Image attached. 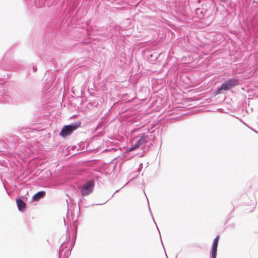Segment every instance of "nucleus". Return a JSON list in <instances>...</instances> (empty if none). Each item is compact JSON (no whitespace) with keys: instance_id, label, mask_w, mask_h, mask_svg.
Segmentation results:
<instances>
[{"instance_id":"nucleus-1","label":"nucleus","mask_w":258,"mask_h":258,"mask_svg":"<svg viewBox=\"0 0 258 258\" xmlns=\"http://www.w3.org/2000/svg\"><path fill=\"white\" fill-rule=\"evenodd\" d=\"M66 0H34V5L38 8H42L47 6L48 7L54 6L56 4V9H59L64 4Z\"/></svg>"},{"instance_id":"nucleus-2","label":"nucleus","mask_w":258,"mask_h":258,"mask_svg":"<svg viewBox=\"0 0 258 258\" xmlns=\"http://www.w3.org/2000/svg\"><path fill=\"white\" fill-rule=\"evenodd\" d=\"M81 124V121H77L66 125L63 126L60 132L59 135L61 137L65 138L69 135H71L73 132L80 127Z\"/></svg>"},{"instance_id":"nucleus-3","label":"nucleus","mask_w":258,"mask_h":258,"mask_svg":"<svg viewBox=\"0 0 258 258\" xmlns=\"http://www.w3.org/2000/svg\"><path fill=\"white\" fill-rule=\"evenodd\" d=\"M239 84L238 80L235 78H230L226 81H225L221 85V86L217 88L216 94H220L222 91H228L231 88H234L237 86Z\"/></svg>"},{"instance_id":"nucleus-4","label":"nucleus","mask_w":258,"mask_h":258,"mask_svg":"<svg viewBox=\"0 0 258 258\" xmlns=\"http://www.w3.org/2000/svg\"><path fill=\"white\" fill-rule=\"evenodd\" d=\"M13 53H15L14 50L6 52L5 57L1 62V66L4 69L8 70L15 68V64H14V66H12V64L15 62L14 59L12 58Z\"/></svg>"},{"instance_id":"nucleus-5","label":"nucleus","mask_w":258,"mask_h":258,"mask_svg":"<svg viewBox=\"0 0 258 258\" xmlns=\"http://www.w3.org/2000/svg\"><path fill=\"white\" fill-rule=\"evenodd\" d=\"M95 182L93 179L87 181L80 187V192L82 196L85 197L91 194L94 187Z\"/></svg>"},{"instance_id":"nucleus-6","label":"nucleus","mask_w":258,"mask_h":258,"mask_svg":"<svg viewBox=\"0 0 258 258\" xmlns=\"http://www.w3.org/2000/svg\"><path fill=\"white\" fill-rule=\"evenodd\" d=\"M148 136L145 133L143 134L141 138L137 141V142L133 145L127 150L128 152H131L138 148L140 146L145 144L147 142Z\"/></svg>"},{"instance_id":"nucleus-7","label":"nucleus","mask_w":258,"mask_h":258,"mask_svg":"<svg viewBox=\"0 0 258 258\" xmlns=\"http://www.w3.org/2000/svg\"><path fill=\"white\" fill-rule=\"evenodd\" d=\"M13 101V99L9 92H5L0 94V103L9 104Z\"/></svg>"},{"instance_id":"nucleus-8","label":"nucleus","mask_w":258,"mask_h":258,"mask_svg":"<svg viewBox=\"0 0 258 258\" xmlns=\"http://www.w3.org/2000/svg\"><path fill=\"white\" fill-rule=\"evenodd\" d=\"M219 240V236L218 235L213 240L211 250L210 258H216Z\"/></svg>"},{"instance_id":"nucleus-9","label":"nucleus","mask_w":258,"mask_h":258,"mask_svg":"<svg viewBox=\"0 0 258 258\" xmlns=\"http://www.w3.org/2000/svg\"><path fill=\"white\" fill-rule=\"evenodd\" d=\"M24 197L22 196L21 198L17 197V208L20 212H24L26 208V204L24 202Z\"/></svg>"},{"instance_id":"nucleus-10","label":"nucleus","mask_w":258,"mask_h":258,"mask_svg":"<svg viewBox=\"0 0 258 258\" xmlns=\"http://www.w3.org/2000/svg\"><path fill=\"white\" fill-rule=\"evenodd\" d=\"M46 192L44 191H39L36 192L32 198L33 202H38L41 199L45 196Z\"/></svg>"},{"instance_id":"nucleus-11","label":"nucleus","mask_w":258,"mask_h":258,"mask_svg":"<svg viewBox=\"0 0 258 258\" xmlns=\"http://www.w3.org/2000/svg\"><path fill=\"white\" fill-rule=\"evenodd\" d=\"M159 55L160 54L157 52H154L153 53L149 54L148 57L151 60H155L158 58Z\"/></svg>"},{"instance_id":"nucleus-12","label":"nucleus","mask_w":258,"mask_h":258,"mask_svg":"<svg viewBox=\"0 0 258 258\" xmlns=\"http://www.w3.org/2000/svg\"><path fill=\"white\" fill-rule=\"evenodd\" d=\"M28 128L24 127L21 128V127H19V129L17 128V131L19 130V132L22 133L28 132Z\"/></svg>"},{"instance_id":"nucleus-13","label":"nucleus","mask_w":258,"mask_h":258,"mask_svg":"<svg viewBox=\"0 0 258 258\" xmlns=\"http://www.w3.org/2000/svg\"><path fill=\"white\" fill-rule=\"evenodd\" d=\"M71 251L70 249H68L64 252V258H68L71 254Z\"/></svg>"},{"instance_id":"nucleus-14","label":"nucleus","mask_w":258,"mask_h":258,"mask_svg":"<svg viewBox=\"0 0 258 258\" xmlns=\"http://www.w3.org/2000/svg\"><path fill=\"white\" fill-rule=\"evenodd\" d=\"M149 148H150V146H148L147 147H144L143 148V154L141 155H140V156L142 157L144 155V154L148 151Z\"/></svg>"},{"instance_id":"nucleus-15","label":"nucleus","mask_w":258,"mask_h":258,"mask_svg":"<svg viewBox=\"0 0 258 258\" xmlns=\"http://www.w3.org/2000/svg\"><path fill=\"white\" fill-rule=\"evenodd\" d=\"M63 243H62L59 247V255H58V258H60V254L61 251L63 250Z\"/></svg>"},{"instance_id":"nucleus-16","label":"nucleus","mask_w":258,"mask_h":258,"mask_svg":"<svg viewBox=\"0 0 258 258\" xmlns=\"http://www.w3.org/2000/svg\"><path fill=\"white\" fill-rule=\"evenodd\" d=\"M4 186H5V188H6V190H7V192L8 194L9 195H10V191L9 190H8L7 189V188L6 187V186H5V184H4Z\"/></svg>"},{"instance_id":"nucleus-17","label":"nucleus","mask_w":258,"mask_h":258,"mask_svg":"<svg viewBox=\"0 0 258 258\" xmlns=\"http://www.w3.org/2000/svg\"><path fill=\"white\" fill-rule=\"evenodd\" d=\"M228 0H220V2L222 3H226Z\"/></svg>"},{"instance_id":"nucleus-18","label":"nucleus","mask_w":258,"mask_h":258,"mask_svg":"<svg viewBox=\"0 0 258 258\" xmlns=\"http://www.w3.org/2000/svg\"><path fill=\"white\" fill-rule=\"evenodd\" d=\"M33 71H34V72H36V71H37V68H34V67H33Z\"/></svg>"},{"instance_id":"nucleus-19","label":"nucleus","mask_w":258,"mask_h":258,"mask_svg":"<svg viewBox=\"0 0 258 258\" xmlns=\"http://www.w3.org/2000/svg\"><path fill=\"white\" fill-rule=\"evenodd\" d=\"M200 11V9H197L196 10V13H199V11Z\"/></svg>"},{"instance_id":"nucleus-20","label":"nucleus","mask_w":258,"mask_h":258,"mask_svg":"<svg viewBox=\"0 0 258 258\" xmlns=\"http://www.w3.org/2000/svg\"><path fill=\"white\" fill-rule=\"evenodd\" d=\"M98 127H99V125H98L95 128V130H98Z\"/></svg>"},{"instance_id":"nucleus-21","label":"nucleus","mask_w":258,"mask_h":258,"mask_svg":"<svg viewBox=\"0 0 258 258\" xmlns=\"http://www.w3.org/2000/svg\"><path fill=\"white\" fill-rule=\"evenodd\" d=\"M118 190H116V191L113 194V195H114L116 192H118Z\"/></svg>"},{"instance_id":"nucleus-22","label":"nucleus","mask_w":258,"mask_h":258,"mask_svg":"<svg viewBox=\"0 0 258 258\" xmlns=\"http://www.w3.org/2000/svg\"><path fill=\"white\" fill-rule=\"evenodd\" d=\"M75 244V241L72 243V246H73V245Z\"/></svg>"},{"instance_id":"nucleus-23","label":"nucleus","mask_w":258,"mask_h":258,"mask_svg":"<svg viewBox=\"0 0 258 258\" xmlns=\"http://www.w3.org/2000/svg\"><path fill=\"white\" fill-rule=\"evenodd\" d=\"M251 130H252L253 131H254L255 133H257L256 131H255V130H253V129H251Z\"/></svg>"},{"instance_id":"nucleus-24","label":"nucleus","mask_w":258,"mask_h":258,"mask_svg":"<svg viewBox=\"0 0 258 258\" xmlns=\"http://www.w3.org/2000/svg\"><path fill=\"white\" fill-rule=\"evenodd\" d=\"M3 85V83L2 82V81L0 82V85Z\"/></svg>"},{"instance_id":"nucleus-25","label":"nucleus","mask_w":258,"mask_h":258,"mask_svg":"<svg viewBox=\"0 0 258 258\" xmlns=\"http://www.w3.org/2000/svg\"><path fill=\"white\" fill-rule=\"evenodd\" d=\"M156 226L157 228H158V226H157V224H156Z\"/></svg>"},{"instance_id":"nucleus-26","label":"nucleus","mask_w":258,"mask_h":258,"mask_svg":"<svg viewBox=\"0 0 258 258\" xmlns=\"http://www.w3.org/2000/svg\"><path fill=\"white\" fill-rule=\"evenodd\" d=\"M156 226L157 228H158V226H157V224H156Z\"/></svg>"},{"instance_id":"nucleus-27","label":"nucleus","mask_w":258,"mask_h":258,"mask_svg":"<svg viewBox=\"0 0 258 258\" xmlns=\"http://www.w3.org/2000/svg\"><path fill=\"white\" fill-rule=\"evenodd\" d=\"M156 226L157 228H158V226H157V224H156Z\"/></svg>"},{"instance_id":"nucleus-28","label":"nucleus","mask_w":258,"mask_h":258,"mask_svg":"<svg viewBox=\"0 0 258 258\" xmlns=\"http://www.w3.org/2000/svg\"><path fill=\"white\" fill-rule=\"evenodd\" d=\"M176 258H177V255L176 256Z\"/></svg>"}]
</instances>
